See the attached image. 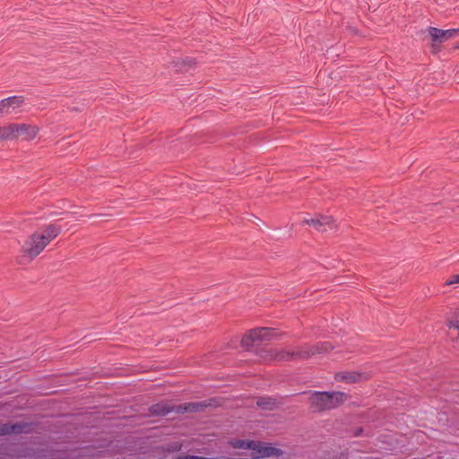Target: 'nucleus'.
<instances>
[{"instance_id": "1", "label": "nucleus", "mask_w": 459, "mask_h": 459, "mask_svg": "<svg viewBox=\"0 0 459 459\" xmlns=\"http://www.w3.org/2000/svg\"><path fill=\"white\" fill-rule=\"evenodd\" d=\"M61 232V228L50 224L43 230L37 231L30 235L22 245V250L24 255L34 258L39 255L43 249L55 239Z\"/></svg>"}, {"instance_id": "2", "label": "nucleus", "mask_w": 459, "mask_h": 459, "mask_svg": "<svg viewBox=\"0 0 459 459\" xmlns=\"http://www.w3.org/2000/svg\"><path fill=\"white\" fill-rule=\"evenodd\" d=\"M347 398L343 392H316L309 396V403L316 411H325L342 404Z\"/></svg>"}, {"instance_id": "3", "label": "nucleus", "mask_w": 459, "mask_h": 459, "mask_svg": "<svg viewBox=\"0 0 459 459\" xmlns=\"http://www.w3.org/2000/svg\"><path fill=\"white\" fill-rule=\"evenodd\" d=\"M301 225L313 228L321 233L337 230L339 228L337 220L326 213L305 214L301 219Z\"/></svg>"}, {"instance_id": "4", "label": "nucleus", "mask_w": 459, "mask_h": 459, "mask_svg": "<svg viewBox=\"0 0 459 459\" xmlns=\"http://www.w3.org/2000/svg\"><path fill=\"white\" fill-rule=\"evenodd\" d=\"M230 444L234 448L253 450L257 458L278 456L281 454L278 448L259 441L234 439Z\"/></svg>"}, {"instance_id": "5", "label": "nucleus", "mask_w": 459, "mask_h": 459, "mask_svg": "<svg viewBox=\"0 0 459 459\" xmlns=\"http://www.w3.org/2000/svg\"><path fill=\"white\" fill-rule=\"evenodd\" d=\"M276 330L273 328H254L244 333L240 341V345L244 349L248 350L255 344L272 340L276 336Z\"/></svg>"}, {"instance_id": "6", "label": "nucleus", "mask_w": 459, "mask_h": 459, "mask_svg": "<svg viewBox=\"0 0 459 459\" xmlns=\"http://www.w3.org/2000/svg\"><path fill=\"white\" fill-rule=\"evenodd\" d=\"M9 128V140L13 139H22L30 141L34 139L38 133L39 128L36 126L30 124H10L8 125Z\"/></svg>"}, {"instance_id": "7", "label": "nucleus", "mask_w": 459, "mask_h": 459, "mask_svg": "<svg viewBox=\"0 0 459 459\" xmlns=\"http://www.w3.org/2000/svg\"><path fill=\"white\" fill-rule=\"evenodd\" d=\"M333 378L337 383L351 385L368 381L370 375L365 371L342 370L336 372Z\"/></svg>"}, {"instance_id": "8", "label": "nucleus", "mask_w": 459, "mask_h": 459, "mask_svg": "<svg viewBox=\"0 0 459 459\" xmlns=\"http://www.w3.org/2000/svg\"><path fill=\"white\" fill-rule=\"evenodd\" d=\"M25 104L22 96H13L0 100V116L18 114Z\"/></svg>"}, {"instance_id": "9", "label": "nucleus", "mask_w": 459, "mask_h": 459, "mask_svg": "<svg viewBox=\"0 0 459 459\" xmlns=\"http://www.w3.org/2000/svg\"><path fill=\"white\" fill-rule=\"evenodd\" d=\"M429 35L433 43H442L459 35V29L441 30L430 27Z\"/></svg>"}, {"instance_id": "10", "label": "nucleus", "mask_w": 459, "mask_h": 459, "mask_svg": "<svg viewBox=\"0 0 459 459\" xmlns=\"http://www.w3.org/2000/svg\"><path fill=\"white\" fill-rule=\"evenodd\" d=\"M196 65V63L192 57H183L178 59L176 62L177 72L186 73L193 70Z\"/></svg>"}, {"instance_id": "11", "label": "nucleus", "mask_w": 459, "mask_h": 459, "mask_svg": "<svg viewBox=\"0 0 459 459\" xmlns=\"http://www.w3.org/2000/svg\"><path fill=\"white\" fill-rule=\"evenodd\" d=\"M205 406L206 404L204 403H187L177 406V412L184 413L201 411Z\"/></svg>"}, {"instance_id": "12", "label": "nucleus", "mask_w": 459, "mask_h": 459, "mask_svg": "<svg viewBox=\"0 0 459 459\" xmlns=\"http://www.w3.org/2000/svg\"><path fill=\"white\" fill-rule=\"evenodd\" d=\"M27 428H28V426L25 424H23V425H22V424H13V425L3 424V425H0V435L26 432L27 430L25 429H27Z\"/></svg>"}, {"instance_id": "13", "label": "nucleus", "mask_w": 459, "mask_h": 459, "mask_svg": "<svg viewBox=\"0 0 459 459\" xmlns=\"http://www.w3.org/2000/svg\"><path fill=\"white\" fill-rule=\"evenodd\" d=\"M333 350V346L331 343L329 342H323V343H319V344H316V345H314L312 348H311V351H310V354L312 355H315V354H320V353H324V352H328L330 351Z\"/></svg>"}, {"instance_id": "14", "label": "nucleus", "mask_w": 459, "mask_h": 459, "mask_svg": "<svg viewBox=\"0 0 459 459\" xmlns=\"http://www.w3.org/2000/svg\"><path fill=\"white\" fill-rule=\"evenodd\" d=\"M290 353L284 350H273L271 351V354L266 356V359H287Z\"/></svg>"}, {"instance_id": "15", "label": "nucleus", "mask_w": 459, "mask_h": 459, "mask_svg": "<svg viewBox=\"0 0 459 459\" xmlns=\"http://www.w3.org/2000/svg\"><path fill=\"white\" fill-rule=\"evenodd\" d=\"M257 405L264 409H272L275 405L274 400L271 398H260Z\"/></svg>"}, {"instance_id": "16", "label": "nucleus", "mask_w": 459, "mask_h": 459, "mask_svg": "<svg viewBox=\"0 0 459 459\" xmlns=\"http://www.w3.org/2000/svg\"><path fill=\"white\" fill-rule=\"evenodd\" d=\"M169 408L162 405V404H155L152 407V411L153 413H160L162 415L168 414L169 412Z\"/></svg>"}, {"instance_id": "17", "label": "nucleus", "mask_w": 459, "mask_h": 459, "mask_svg": "<svg viewBox=\"0 0 459 459\" xmlns=\"http://www.w3.org/2000/svg\"><path fill=\"white\" fill-rule=\"evenodd\" d=\"M10 134H9V128L8 126H1L0 127V141L1 140H9Z\"/></svg>"}, {"instance_id": "18", "label": "nucleus", "mask_w": 459, "mask_h": 459, "mask_svg": "<svg viewBox=\"0 0 459 459\" xmlns=\"http://www.w3.org/2000/svg\"><path fill=\"white\" fill-rule=\"evenodd\" d=\"M458 283H459V274L453 275L450 278H448L446 281L445 285L446 286H452V285H455V284H458Z\"/></svg>"}, {"instance_id": "19", "label": "nucleus", "mask_w": 459, "mask_h": 459, "mask_svg": "<svg viewBox=\"0 0 459 459\" xmlns=\"http://www.w3.org/2000/svg\"><path fill=\"white\" fill-rule=\"evenodd\" d=\"M455 48H458V49H459V44L455 46Z\"/></svg>"}]
</instances>
